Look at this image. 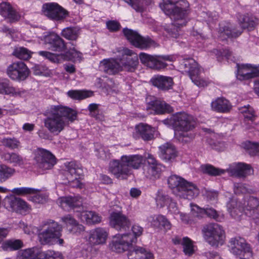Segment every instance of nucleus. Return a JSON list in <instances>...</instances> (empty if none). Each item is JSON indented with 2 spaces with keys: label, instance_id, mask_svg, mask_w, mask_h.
I'll return each mask as SVG.
<instances>
[{
  "label": "nucleus",
  "instance_id": "052dcab7",
  "mask_svg": "<svg viewBox=\"0 0 259 259\" xmlns=\"http://www.w3.org/2000/svg\"><path fill=\"white\" fill-rule=\"evenodd\" d=\"M131 6L136 11L142 12L143 11V3L141 0H123Z\"/></svg>",
  "mask_w": 259,
  "mask_h": 259
},
{
  "label": "nucleus",
  "instance_id": "f704fd0d",
  "mask_svg": "<svg viewBox=\"0 0 259 259\" xmlns=\"http://www.w3.org/2000/svg\"><path fill=\"white\" fill-rule=\"evenodd\" d=\"M1 157L5 161L14 165L20 166L24 163L23 157L17 153L6 152L2 154Z\"/></svg>",
  "mask_w": 259,
  "mask_h": 259
},
{
  "label": "nucleus",
  "instance_id": "a18cd8bd",
  "mask_svg": "<svg viewBox=\"0 0 259 259\" xmlns=\"http://www.w3.org/2000/svg\"><path fill=\"white\" fill-rule=\"evenodd\" d=\"M32 54L30 51L22 47H15L12 53V55L16 58L24 60L30 59Z\"/></svg>",
  "mask_w": 259,
  "mask_h": 259
},
{
  "label": "nucleus",
  "instance_id": "5fc2aeb1",
  "mask_svg": "<svg viewBox=\"0 0 259 259\" xmlns=\"http://www.w3.org/2000/svg\"><path fill=\"white\" fill-rule=\"evenodd\" d=\"M170 199L169 196L163 193L162 191H158L156 197V204L157 206L163 207L168 204Z\"/></svg>",
  "mask_w": 259,
  "mask_h": 259
},
{
  "label": "nucleus",
  "instance_id": "4468645a",
  "mask_svg": "<svg viewBox=\"0 0 259 259\" xmlns=\"http://www.w3.org/2000/svg\"><path fill=\"white\" fill-rule=\"evenodd\" d=\"M242 212L254 220L259 225V199L255 197L249 196L241 202Z\"/></svg>",
  "mask_w": 259,
  "mask_h": 259
},
{
  "label": "nucleus",
  "instance_id": "3c124183",
  "mask_svg": "<svg viewBox=\"0 0 259 259\" xmlns=\"http://www.w3.org/2000/svg\"><path fill=\"white\" fill-rule=\"evenodd\" d=\"M19 200V198L13 196L6 197L4 202L5 207L9 211L16 212L18 211Z\"/></svg>",
  "mask_w": 259,
  "mask_h": 259
},
{
  "label": "nucleus",
  "instance_id": "7c9ffc66",
  "mask_svg": "<svg viewBox=\"0 0 259 259\" xmlns=\"http://www.w3.org/2000/svg\"><path fill=\"white\" fill-rule=\"evenodd\" d=\"M0 14L4 17L8 18L11 22L17 21L20 16L10 3L3 2L0 4Z\"/></svg>",
  "mask_w": 259,
  "mask_h": 259
},
{
  "label": "nucleus",
  "instance_id": "c03bdc74",
  "mask_svg": "<svg viewBox=\"0 0 259 259\" xmlns=\"http://www.w3.org/2000/svg\"><path fill=\"white\" fill-rule=\"evenodd\" d=\"M38 54L53 63H60L64 60V55L62 54H56L45 51H39Z\"/></svg>",
  "mask_w": 259,
  "mask_h": 259
},
{
  "label": "nucleus",
  "instance_id": "393cba45",
  "mask_svg": "<svg viewBox=\"0 0 259 259\" xmlns=\"http://www.w3.org/2000/svg\"><path fill=\"white\" fill-rule=\"evenodd\" d=\"M139 58L142 64L152 69L160 70L167 66V64L160 60V56L141 53Z\"/></svg>",
  "mask_w": 259,
  "mask_h": 259
},
{
  "label": "nucleus",
  "instance_id": "0eeeda50",
  "mask_svg": "<svg viewBox=\"0 0 259 259\" xmlns=\"http://www.w3.org/2000/svg\"><path fill=\"white\" fill-rule=\"evenodd\" d=\"M239 21L241 27L239 29H236L230 24H221L219 30L220 37H237L242 33V29L252 27L254 25V22L247 16H240Z\"/></svg>",
  "mask_w": 259,
  "mask_h": 259
},
{
  "label": "nucleus",
  "instance_id": "6e6d98bb",
  "mask_svg": "<svg viewBox=\"0 0 259 259\" xmlns=\"http://www.w3.org/2000/svg\"><path fill=\"white\" fill-rule=\"evenodd\" d=\"M240 110L241 112L244 114V117L245 119L251 121L254 120L256 117L254 111L249 105L242 107Z\"/></svg>",
  "mask_w": 259,
  "mask_h": 259
},
{
  "label": "nucleus",
  "instance_id": "79ce46f5",
  "mask_svg": "<svg viewBox=\"0 0 259 259\" xmlns=\"http://www.w3.org/2000/svg\"><path fill=\"white\" fill-rule=\"evenodd\" d=\"M2 145L11 150L19 149L21 147L20 141L15 137H4L1 140Z\"/></svg>",
  "mask_w": 259,
  "mask_h": 259
},
{
  "label": "nucleus",
  "instance_id": "f8f14e48",
  "mask_svg": "<svg viewBox=\"0 0 259 259\" xmlns=\"http://www.w3.org/2000/svg\"><path fill=\"white\" fill-rule=\"evenodd\" d=\"M6 73L12 80L23 81L28 77L30 71L23 62L16 61L8 66Z\"/></svg>",
  "mask_w": 259,
  "mask_h": 259
},
{
  "label": "nucleus",
  "instance_id": "39448f33",
  "mask_svg": "<svg viewBox=\"0 0 259 259\" xmlns=\"http://www.w3.org/2000/svg\"><path fill=\"white\" fill-rule=\"evenodd\" d=\"M42 231L38 233V238L41 244H52L55 239L60 245H63L64 240L61 239L62 227L57 222L49 220L44 221L41 225Z\"/></svg>",
  "mask_w": 259,
  "mask_h": 259
},
{
  "label": "nucleus",
  "instance_id": "13d9d810",
  "mask_svg": "<svg viewBox=\"0 0 259 259\" xmlns=\"http://www.w3.org/2000/svg\"><path fill=\"white\" fill-rule=\"evenodd\" d=\"M234 191L236 194H246L251 193L252 190L247 188L245 184L241 183L234 184Z\"/></svg>",
  "mask_w": 259,
  "mask_h": 259
},
{
  "label": "nucleus",
  "instance_id": "864d4df0",
  "mask_svg": "<svg viewBox=\"0 0 259 259\" xmlns=\"http://www.w3.org/2000/svg\"><path fill=\"white\" fill-rule=\"evenodd\" d=\"M182 245L183 246V251L186 255L190 256L194 253V246L192 241L189 238H183Z\"/></svg>",
  "mask_w": 259,
  "mask_h": 259
},
{
  "label": "nucleus",
  "instance_id": "e2e57ef3",
  "mask_svg": "<svg viewBox=\"0 0 259 259\" xmlns=\"http://www.w3.org/2000/svg\"><path fill=\"white\" fill-rule=\"evenodd\" d=\"M107 29L110 32H117L120 28V23L116 20H109L106 23Z\"/></svg>",
  "mask_w": 259,
  "mask_h": 259
},
{
  "label": "nucleus",
  "instance_id": "7ed1b4c3",
  "mask_svg": "<svg viewBox=\"0 0 259 259\" xmlns=\"http://www.w3.org/2000/svg\"><path fill=\"white\" fill-rule=\"evenodd\" d=\"M174 126L181 133L176 134L178 140L184 143L190 142L194 138V135L190 132L196 124L194 117L185 112H179L174 115L170 119Z\"/></svg>",
  "mask_w": 259,
  "mask_h": 259
},
{
  "label": "nucleus",
  "instance_id": "473e14b6",
  "mask_svg": "<svg viewBox=\"0 0 259 259\" xmlns=\"http://www.w3.org/2000/svg\"><path fill=\"white\" fill-rule=\"evenodd\" d=\"M128 259H154L153 254L149 250L136 246L128 254Z\"/></svg>",
  "mask_w": 259,
  "mask_h": 259
},
{
  "label": "nucleus",
  "instance_id": "6e6552de",
  "mask_svg": "<svg viewBox=\"0 0 259 259\" xmlns=\"http://www.w3.org/2000/svg\"><path fill=\"white\" fill-rule=\"evenodd\" d=\"M180 68L188 73L192 82L199 87H205L208 85L209 81L201 78L199 76V68L197 62L192 58L183 59L181 60Z\"/></svg>",
  "mask_w": 259,
  "mask_h": 259
},
{
  "label": "nucleus",
  "instance_id": "aec40b11",
  "mask_svg": "<svg viewBox=\"0 0 259 259\" xmlns=\"http://www.w3.org/2000/svg\"><path fill=\"white\" fill-rule=\"evenodd\" d=\"M132 244V242L124 234H117L114 236L113 240L109 244V247L113 251L122 253L130 250Z\"/></svg>",
  "mask_w": 259,
  "mask_h": 259
},
{
  "label": "nucleus",
  "instance_id": "6ab92c4d",
  "mask_svg": "<svg viewBox=\"0 0 259 259\" xmlns=\"http://www.w3.org/2000/svg\"><path fill=\"white\" fill-rule=\"evenodd\" d=\"M174 194L180 198L191 200L197 196L199 190L194 184L184 180Z\"/></svg>",
  "mask_w": 259,
  "mask_h": 259
},
{
  "label": "nucleus",
  "instance_id": "c756f323",
  "mask_svg": "<svg viewBox=\"0 0 259 259\" xmlns=\"http://www.w3.org/2000/svg\"><path fill=\"white\" fill-rule=\"evenodd\" d=\"M151 82L153 85L164 91L171 89L174 84L172 77L159 75L153 77Z\"/></svg>",
  "mask_w": 259,
  "mask_h": 259
},
{
  "label": "nucleus",
  "instance_id": "9d476101",
  "mask_svg": "<svg viewBox=\"0 0 259 259\" xmlns=\"http://www.w3.org/2000/svg\"><path fill=\"white\" fill-rule=\"evenodd\" d=\"M118 52L119 55L117 57L121 68V71H134L139 63L137 54L127 48H123Z\"/></svg>",
  "mask_w": 259,
  "mask_h": 259
},
{
  "label": "nucleus",
  "instance_id": "dca6fc26",
  "mask_svg": "<svg viewBox=\"0 0 259 259\" xmlns=\"http://www.w3.org/2000/svg\"><path fill=\"white\" fill-rule=\"evenodd\" d=\"M45 45L48 49L54 52H63L66 50L65 41L56 32H47L43 37Z\"/></svg>",
  "mask_w": 259,
  "mask_h": 259
},
{
  "label": "nucleus",
  "instance_id": "f03ea898",
  "mask_svg": "<svg viewBox=\"0 0 259 259\" xmlns=\"http://www.w3.org/2000/svg\"><path fill=\"white\" fill-rule=\"evenodd\" d=\"M44 126L51 134L58 135L69 125V121L73 122L77 118V112L69 107L62 105H52L44 113Z\"/></svg>",
  "mask_w": 259,
  "mask_h": 259
},
{
  "label": "nucleus",
  "instance_id": "412c9836",
  "mask_svg": "<svg viewBox=\"0 0 259 259\" xmlns=\"http://www.w3.org/2000/svg\"><path fill=\"white\" fill-rule=\"evenodd\" d=\"M238 67L237 78L240 80H246L254 77L259 76V65H252L251 64H237Z\"/></svg>",
  "mask_w": 259,
  "mask_h": 259
},
{
  "label": "nucleus",
  "instance_id": "72a5a7b5",
  "mask_svg": "<svg viewBox=\"0 0 259 259\" xmlns=\"http://www.w3.org/2000/svg\"><path fill=\"white\" fill-rule=\"evenodd\" d=\"M149 222L154 227L157 228H163L165 230H170L171 228L170 223L162 215L151 217Z\"/></svg>",
  "mask_w": 259,
  "mask_h": 259
},
{
  "label": "nucleus",
  "instance_id": "4c0bfd02",
  "mask_svg": "<svg viewBox=\"0 0 259 259\" xmlns=\"http://www.w3.org/2000/svg\"><path fill=\"white\" fill-rule=\"evenodd\" d=\"M23 246V242L20 239H9L4 242L1 247L5 251H12L18 250Z\"/></svg>",
  "mask_w": 259,
  "mask_h": 259
},
{
  "label": "nucleus",
  "instance_id": "2f4dec72",
  "mask_svg": "<svg viewBox=\"0 0 259 259\" xmlns=\"http://www.w3.org/2000/svg\"><path fill=\"white\" fill-rule=\"evenodd\" d=\"M211 107L213 110L220 113H227L229 112L232 105L230 102L224 98H218L211 103Z\"/></svg>",
  "mask_w": 259,
  "mask_h": 259
},
{
  "label": "nucleus",
  "instance_id": "ea45409f",
  "mask_svg": "<svg viewBox=\"0 0 259 259\" xmlns=\"http://www.w3.org/2000/svg\"><path fill=\"white\" fill-rule=\"evenodd\" d=\"M81 219L88 224L99 223L101 221V218L97 213L92 211H87L81 213Z\"/></svg>",
  "mask_w": 259,
  "mask_h": 259
},
{
  "label": "nucleus",
  "instance_id": "680f3d73",
  "mask_svg": "<svg viewBox=\"0 0 259 259\" xmlns=\"http://www.w3.org/2000/svg\"><path fill=\"white\" fill-rule=\"evenodd\" d=\"M192 214L193 217L201 219L205 216V208H201L197 205L192 208Z\"/></svg>",
  "mask_w": 259,
  "mask_h": 259
},
{
  "label": "nucleus",
  "instance_id": "b1692460",
  "mask_svg": "<svg viewBox=\"0 0 259 259\" xmlns=\"http://www.w3.org/2000/svg\"><path fill=\"white\" fill-rule=\"evenodd\" d=\"M100 70L110 75H116L121 71V68L117 60L115 58L104 59L99 64Z\"/></svg>",
  "mask_w": 259,
  "mask_h": 259
},
{
  "label": "nucleus",
  "instance_id": "603ef678",
  "mask_svg": "<svg viewBox=\"0 0 259 259\" xmlns=\"http://www.w3.org/2000/svg\"><path fill=\"white\" fill-rule=\"evenodd\" d=\"M184 179L181 178L177 175L170 176L167 180V184L169 187L172 190L173 193L177 188H179V186L181 185L182 181H184Z\"/></svg>",
  "mask_w": 259,
  "mask_h": 259
},
{
  "label": "nucleus",
  "instance_id": "37998d69",
  "mask_svg": "<svg viewBox=\"0 0 259 259\" xmlns=\"http://www.w3.org/2000/svg\"><path fill=\"white\" fill-rule=\"evenodd\" d=\"M162 165L154 166H147L144 173L146 177L150 179L156 180L160 178L162 171Z\"/></svg>",
  "mask_w": 259,
  "mask_h": 259
},
{
  "label": "nucleus",
  "instance_id": "c85d7f7f",
  "mask_svg": "<svg viewBox=\"0 0 259 259\" xmlns=\"http://www.w3.org/2000/svg\"><path fill=\"white\" fill-rule=\"evenodd\" d=\"M108 236L106 230L102 228H97L90 231L88 241L92 245L103 244Z\"/></svg>",
  "mask_w": 259,
  "mask_h": 259
},
{
  "label": "nucleus",
  "instance_id": "2eb2a0df",
  "mask_svg": "<svg viewBox=\"0 0 259 259\" xmlns=\"http://www.w3.org/2000/svg\"><path fill=\"white\" fill-rule=\"evenodd\" d=\"M34 159L37 166L44 170L51 169L57 162L55 156L51 152L42 148L37 150Z\"/></svg>",
  "mask_w": 259,
  "mask_h": 259
},
{
  "label": "nucleus",
  "instance_id": "09e8293b",
  "mask_svg": "<svg viewBox=\"0 0 259 259\" xmlns=\"http://www.w3.org/2000/svg\"><path fill=\"white\" fill-rule=\"evenodd\" d=\"M143 228L138 224L134 225L132 227V233H124L130 239L132 243H135L137 242V238L140 237L143 234Z\"/></svg>",
  "mask_w": 259,
  "mask_h": 259
},
{
  "label": "nucleus",
  "instance_id": "ddd939ff",
  "mask_svg": "<svg viewBox=\"0 0 259 259\" xmlns=\"http://www.w3.org/2000/svg\"><path fill=\"white\" fill-rule=\"evenodd\" d=\"M66 168L68 172L67 179L69 185L74 188H82L83 184L81 181L83 178V170L74 161L65 164Z\"/></svg>",
  "mask_w": 259,
  "mask_h": 259
},
{
  "label": "nucleus",
  "instance_id": "de8ad7c7",
  "mask_svg": "<svg viewBox=\"0 0 259 259\" xmlns=\"http://www.w3.org/2000/svg\"><path fill=\"white\" fill-rule=\"evenodd\" d=\"M0 93L2 94H16V89L13 87L9 79H0Z\"/></svg>",
  "mask_w": 259,
  "mask_h": 259
},
{
  "label": "nucleus",
  "instance_id": "c9c22d12",
  "mask_svg": "<svg viewBox=\"0 0 259 259\" xmlns=\"http://www.w3.org/2000/svg\"><path fill=\"white\" fill-rule=\"evenodd\" d=\"M228 210L231 215L236 219L238 216H240L239 213H242L241 202H238L235 199H231L227 203Z\"/></svg>",
  "mask_w": 259,
  "mask_h": 259
},
{
  "label": "nucleus",
  "instance_id": "e433bc0d",
  "mask_svg": "<svg viewBox=\"0 0 259 259\" xmlns=\"http://www.w3.org/2000/svg\"><path fill=\"white\" fill-rule=\"evenodd\" d=\"M42 250L34 247L23 250L21 252V259H39Z\"/></svg>",
  "mask_w": 259,
  "mask_h": 259
},
{
  "label": "nucleus",
  "instance_id": "774afa93",
  "mask_svg": "<svg viewBox=\"0 0 259 259\" xmlns=\"http://www.w3.org/2000/svg\"><path fill=\"white\" fill-rule=\"evenodd\" d=\"M203 259H221L220 254L216 251H207L202 254Z\"/></svg>",
  "mask_w": 259,
  "mask_h": 259
},
{
  "label": "nucleus",
  "instance_id": "8fccbe9b",
  "mask_svg": "<svg viewBox=\"0 0 259 259\" xmlns=\"http://www.w3.org/2000/svg\"><path fill=\"white\" fill-rule=\"evenodd\" d=\"M201 169L204 174L211 176H217L224 174L226 170L223 169L216 168L210 164H204L201 165Z\"/></svg>",
  "mask_w": 259,
  "mask_h": 259
},
{
  "label": "nucleus",
  "instance_id": "0e129e2a",
  "mask_svg": "<svg viewBox=\"0 0 259 259\" xmlns=\"http://www.w3.org/2000/svg\"><path fill=\"white\" fill-rule=\"evenodd\" d=\"M205 215L217 221H220L219 215L217 211L212 207H206L205 208Z\"/></svg>",
  "mask_w": 259,
  "mask_h": 259
},
{
  "label": "nucleus",
  "instance_id": "5701e85b",
  "mask_svg": "<svg viewBox=\"0 0 259 259\" xmlns=\"http://www.w3.org/2000/svg\"><path fill=\"white\" fill-rule=\"evenodd\" d=\"M155 128L147 124L140 123L135 126L133 136L135 139L141 138L144 141L154 139Z\"/></svg>",
  "mask_w": 259,
  "mask_h": 259
},
{
  "label": "nucleus",
  "instance_id": "f257e3e1",
  "mask_svg": "<svg viewBox=\"0 0 259 259\" xmlns=\"http://www.w3.org/2000/svg\"><path fill=\"white\" fill-rule=\"evenodd\" d=\"M159 6L172 21L171 24L165 27V30L171 37L177 38L181 28L186 26L188 21V2L186 0H181L173 3L170 0H163Z\"/></svg>",
  "mask_w": 259,
  "mask_h": 259
},
{
  "label": "nucleus",
  "instance_id": "20e7f679",
  "mask_svg": "<svg viewBox=\"0 0 259 259\" xmlns=\"http://www.w3.org/2000/svg\"><path fill=\"white\" fill-rule=\"evenodd\" d=\"M143 160V156L138 154L123 155L120 160H113L110 162L109 170L117 178L126 179L131 174V168L138 169Z\"/></svg>",
  "mask_w": 259,
  "mask_h": 259
},
{
  "label": "nucleus",
  "instance_id": "4d7b16f0",
  "mask_svg": "<svg viewBox=\"0 0 259 259\" xmlns=\"http://www.w3.org/2000/svg\"><path fill=\"white\" fill-rule=\"evenodd\" d=\"M39 259H63V257L59 252L53 250H48L46 252L42 251Z\"/></svg>",
  "mask_w": 259,
  "mask_h": 259
},
{
  "label": "nucleus",
  "instance_id": "a19ab883",
  "mask_svg": "<svg viewBox=\"0 0 259 259\" xmlns=\"http://www.w3.org/2000/svg\"><path fill=\"white\" fill-rule=\"evenodd\" d=\"M67 95L72 99L80 100L92 97L93 92L84 90H70Z\"/></svg>",
  "mask_w": 259,
  "mask_h": 259
},
{
  "label": "nucleus",
  "instance_id": "9b49d317",
  "mask_svg": "<svg viewBox=\"0 0 259 259\" xmlns=\"http://www.w3.org/2000/svg\"><path fill=\"white\" fill-rule=\"evenodd\" d=\"M41 11L49 19L62 22L68 16V12L56 3H48L42 6Z\"/></svg>",
  "mask_w": 259,
  "mask_h": 259
},
{
  "label": "nucleus",
  "instance_id": "a211bd4d",
  "mask_svg": "<svg viewBox=\"0 0 259 259\" xmlns=\"http://www.w3.org/2000/svg\"><path fill=\"white\" fill-rule=\"evenodd\" d=\"M109 219L110 226L118 231H126L131 225V222L127 217L120 211L112 212Z\"/></svg>",
  "mask_w": 259,
  "mask_h": 259
},
{
  "label": "nucleus",
  "instance_id": "cd10ccee",
  "mask_svg": "<svg viewBox=\"0 0 259 259\" xmlns=\"http://www.w3.org/2000/svg\"><path fill=\"white\" fill-rule=\"evenodd\" d=\"M147 110H152L156 114L169 113L173 111L172 108L163 101L153 100L147 102Z\"/></svg>",
  "mask_w": 259,
  "mask_h": 259
},
{
  "label": "nucleus",
  "instance_id": "4be33fe9",
  "mask_svg": "<svg viewBox=\"0 0 259 259\" xmlns=\"http://www.w3.org/2000/svg\"><path fill=\"white\" fill-rule=\"evenodd\" d=\"M159 157L166 162H173L178 156V151L175 146L170 142H166L158 147Z\"/></svg>",
  "mask_w": 259,
  "mask_h": 259
},
{
  "label": "nucleus",
  "instance_id": "49530a36",
  "mask_svg": "<svg viewBox=\"0 0 259 259\" xmlns=\"http://www.w3.org/2000/svg\"><path fill=\"white\" fill-rule=\"evenodd\" d=\"M15 172L14 168L5 164L0 165V182L3 183L12 177Z\"/></svg>",
  "mask_w": 259,
  "mask_h": 259
},
{
  "label": "nucleus",
  "instance_id": "f3484780",
  "mask_svg": "<svg viewBox=\"0 0 259 259\" xmlns=\"http://www.w3.org/2000/svg\"><path fill=\"white\" fill-rule=\"evenodd\" d=\"M228 247L230 252L237 256H242L246 253L251 252L250 245L244 238L240 237L231 238L229 241Z\"/></svg>",
  "mask_w": 259,
  "mask_h": 259
},
{
  "label": "nucleus",
  "instance_id": "1a4fd4ad",
  "mask_svg": "<svg viewBox=\"0 0 259 259\" xmlns=\"http://www.w3.org/2000/svg\"><path fill=\"white\" fill-rule=\"evenodd\" d=\"M122 31L126 38L136 48L147 49L156 46V43L149 37H143L136 31L125 28Z\"/></svg>",
  "mask_w": 259,
  "mask_h": 259
},
{
  "label": "nucleus",
  "instance_id": "a878e982",
  "mask_svg": "<svg viewBox=\"0 0 259 259\" xmlns=\"http://www.w3.org/2000/svg\"><path fill=\"white\" fill-rule=\"evenodd\" d=\"M82 198L79 195L62 197L58 200L60 206L66 211H69L75 207H79L82 205Z\"/></svg>",
  "mask_w": 259,
  "mask_h": 259
},
{
  "label": "nucleus",
  "instance_id": "423d86ee",
  "mask_svg": "<svg viewBox=\"0 0 259 259\" xmlns=\"http://www.w3.org/2000/svg\"><path fill=\"white\" fill-rule=\"evenodd\" d=\"M203 236L211 246L218 247L223 245L225 240V232L222 226L217 223H210L202 230Z\"/></svg>",
  "mask_w": 259,
  "mask_h": 259
},
{
  "label": "nucleus",
  "instance_id": "338daca9",
  "mask_svg": "<svg viewBox=\"0 0 259 259\" xmlns=\"http://www.w3.org/2000/svg\"><path fill=\"white\" fill-rule=\"evenodd\" d=\"M19 204H18V211L17 212L23 213L25 212L30 210V207L27 203L21 199L19 198Z\"/></svg>",
  "mask_w": 259,
  "mask_h": 259
},
{
  "label": "nucleus",
  "instance_id": "58836bf2",
  "mask_svg": "<svg viewBox=\"0 0 259 259\" xmlns=\"http://www.w3.org/2000/svg\"><path fill=\"white\" fill-rule=\"evenodd\" d=\"M61 35L69 40H76L79 35V29L76 27H67L64 28Z\"/></svg>",
  "mask_w": 259,
  "mask_h": 259
},
{
  "label": "nucleus",
  "instance_id": "bb28decb",
  "mask_svg": "<svg viewBox=\"0 0 259 259\" xmlns=\"http://www.w3.org/2000/svg\"><path fill=\"white\" fill-rule=\"evenodd\" d=\"M232 176L245 178L251 175L253 170L251 165L245 163L238 162L227 170Z\"/></svg>",
  "mask_w": 259,
  "mask_h": 259
},
{
  "label": "nucleus",
  "instance_id": "69168bd1",
  "mask_svg": "<svg viewBox=\"0 0 259 259\" xmlns=\"http://www.w3.org/2000/svg\"><path fill=\"white\" fill-rule=\"evenodd\" d=\"M47 197L45 194H38L32 196L31 200L35 203H44L46 202Z\"/></svg>",
  "mask_w": 259,
  "mask_h": 259
},
{
  "label": "nucleus",
  "instance_id": "bf43d9fd",
  "mask_svg": "<svg viewBox=\"0 0 259 259\" xmlns=\"http://www.w3.org/2000/svg\"><path fill=\"white\" fill-rule=\"evenodd\" d=\"M35 189L28 187L15 188L11 190V192L18 195H23L35 193Z\"/></svg>",
  "mask_w": 259,
  "mask_h": 259
}]
</instances>
